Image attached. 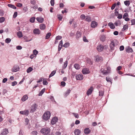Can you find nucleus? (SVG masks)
Listing matches in <instances>:
<instances>
[{
	"instance_id": "nucleus-1",
	"label": "nucleus",
	"mask_w": 135,
	"mask_h": 135,
	"mask_svg": "<svg viewBox=\"0 0 135 135\" xmlns=\"http://www.w3.org/2000/svg\"><path fill=\"white\" fill-rule=\"evenodd\" d=\"M51 116V113L49 111L46 112L42 116L43 119L45 120H47L50 118Z\"/></svg>"
},
{
	"instance_id": "nucleus-2",
	"label": "nucleus",
	"mask_w": 135,
	"mask_h": 135,
	"mask_svg": "<svg viewBox=\"0 0 135 135\" xmlns=\"http://www.w3.org/2000/svg\"><path fill=\"white\" fill-rule=\"evenodd\" d=\"M50 132V129L48 127L43 128L40 130L41 133L44 135H47Z\"/></svg>"
},
{
	"instance_id": "nucleus-3",
	"label": "nucleus",
	"mask_w": 135,
	"mask_h": 135,
	"mask_svg": "<svg viewBox=\"0 0 135 135\" xmlns=\"http://www.w3.org/2000/svg\"><path fill=\"white\" fill-rule=\"evenodd\" d=\"M37 108V106L36 104H34L31 107L30 112L32 113L35 112Z\"/></svg>"
},
{
	"instance_id": "nucleus-4",
	"label": "nucleus",
	"mask_w": 135,
	"mask_h": 135,
	"mask_svg": "<svg viewBox=\"0 0 135 135\" xmlns=\"http://www.w3.org/2000/svg\"><path fill=\"white\" fill-rule=\"evenodd\" d=\"M104 46L101 44H99L97 47V49L99 52H101L103 50L104 48Z\"/></svg>"
},
{
	"instance_id": "nucleus-5",
	"label": "nucleus",
	"mask_w": 135,
	"mask_h": 135,
	"mask_svg": "<svg viewBox=\"0 0 135 135\" xmlns=\"http://www.w3.org/2000/svg\"><path fill=\"white\" fill-rule=\"evenodd\" d=\"M75 77L77 80H81L83 78V75L81 74H76Z\"/></svg>"
},
{
	"instance_id": "nucleus-6",
	"label": "nucleus",
	"mask_w": 135,
	"mask_h": 135,
	"mask_svg": "<svg viewBox=\"0 0 135 135\" xmlns=\"http://www.w3.org/2000/svg\"><path fill=\"white\" fill-rule=\"evenodd\" d=\"M82 72L83 74H89L90 72L88 68H84L83 69Z\"/></svg>"
},
{
	"instance_id": "nucleus-7",
	"label": "nucleus",
	"mask_w": 135,
	"mask_h": 135,
	"mask_svg": "<svg viewBox=\"0 0 135 135\" xmlns=\"http://www.w3.org/2000/svg\"><path fill=\"white\" fill-rule=\"evenodd\" d=\"M105 68V67L104 66H103L102 67V68L100 70L102 73L104 75L107 74L109 73V72L106 71V70H104Z\"/></svg>"
},
{
	"instance_id": "nucleus-8",
	"label": "nucleus",
	"mask_w": 135,
	"mask_h": 135,
	"mask_svg": "<svg viewBox=\"0 0 135 135\" xmlns=\"http://www.w3.org/2000/svg\"><path fill=\"white\" fill-rule=\"evenodd\" d=\"M58 120V118L56 117H54L52 119L51 123L52 125L55 124Z\"/></svg>"
},
{
	"instance_id": "nucleus-9",
	"label": "nucleus",
	"mask_w": 135,
	"mask_h": 135,
	"mask_svg": "<svg viewBox=\"0 0 135 135\" xmlns=\"http://www.w3.org/2000/svg\"><path fill=\"white\" fill-rule=\"evenodd\" d=\"M20 69L19 67L17 65L14 66L12 70V72H16L18 71Z\"/></svg>"
},
{
	"instance_id": "nucleus-10",
	"label": "nucleus",
	"mask_w": 135,
	"mask_h": 135,
	"mask_svg": "<svg viewBox=\"0 0 135 135\" xmlns=\"http://www.w3.org/2000/svg\"><path fill=\"white\" fill-rule=\"evenodd\" d=\"M125 50L126 52L128 53L133 52V51L132 49L129 46H127L125 48Z\"/></svg>"
},
{
	"instance_id": "nucleus-11",
	"label": "nucleus",
	"mask_w": 135,
	"mask_h": 135,
	"mask_svg": "<svg viewBox=\"0 0 135 135\" xmlns=\"http://www.w3.org/2000/svg\"><path fill=\"white\" fill-rule=\"evenodd\" d=\"M98 25L97 23L94 21H92L91 24V27L93 28H95L97 27Z\"/></svg>"
},
{
	"instance_id": "nucleus-12",
	"label": "nucleus",
	"mask_w": 135,
	"mask_h": 135,
	"mask_svg": "<svg viewBox=\"0 0 135 135\" xmlns=\"http://www.w3.org/2000/svg\"><path fill=\"white\" fill-rule=\"evenodd\" d=\"M20 114H24L27 116L28 114L29 111L28 110H25L23 111H20Z\"/></svg>"
},
{
	"instance_id": "nucleus-13",
	"label": "nucleus",
	"mask_w": 135,
	"mask_h": 135,
	"mask_svg": "<svg viewBox=\"0 0 135 135\" xmlns=\"http://www.w3.org/2000/svg\"><path fill=\"white\" fill-rule=\"evenodd\" d=\"M93 87L92 86H91L90 88L89 89L87 92V95L89 96V95H91L93 91Z\"/></svg>"
},
{
	"instance_id": "nucleus-14",
	"label": "nucleus",
	"mask_w": 135,
	"mask_h": 135,
	"mask_svg": "<svg viewBox=\"0 0 135 135\" xmlns=\"http://www.w3.org/2000/svg\"><path fill=\"white\" fill-rule=\"evenodd\" d=\"M84 132L86 134H88L91 132V131L89 128H86L84 129Z\"/></svg>"
},
{
	"instance_id": "nucleus-15",
	"label": "nucleus",
	"mask_w": 135,
	"mask_h": 135,
	"mask_svg": "<svg viewBox=\"0 0 135 135\" xmlns=\"http://www.w3.org/2000/svg\"><path fill=\"white\" fill-rule=\"evenodd\" d=\"M36 20L39 22L40 23H42L44 21V19L43 18L41 17H37Z\"/></svg>"
},
{
	"instance_id": "nucleus-16",
	"label": "nucleus",
	"mask_w": 135,
	"mask_h": 135,
	"mask_svg": "<svg viewBox=\"0 0 135 135\" xmlns=\"http://www.w3.org/2000/svg\"><path fill=\"white\" fill-rule=\"evenodd\" d=\"M95 60L97 62H98L100 61H102L103 60V58L102 57L99 56L97 55L95 57Z\"/></svg>"
},
{
	"instance_id": "nucleus-17",
	"label": "nucleus",
	"mask_w": 135,
	"mask_h": 135,
	"mask_svg": "<svg viewBox=\"0 0 135 135\" xmlns=\"http://www.w3.org/2000/svg\"><path fill=\"white\" fill-rule=\"evenodd\" d=\"M33 33L35 34L39 35L40 33V30L38 29L35 28L33 30Z\"/></svg>"
},
{
	"instance_id": "nucleus-18",
	"label": "nucleus",
	"mask_w": 135,
	"mask_h": 135,
	"mask_svg": "<svg viewBox=\"0 0 135 135\" xmlns=\"http://www.w3.org/2000/svg\"><path fill=\"white\" fill-rule=\"evenodd\" d=\"M8 133V129H3L0 135H6Z\"/></svg>"
},
{
	"instance_id": "nucleus-19",
	"label": "nucleus",
	"mask_w": 135,
	"mask_h": 135,
	"mask_svg": "<svg viewBox=\"0 0 135 135\" xmlns=\"http://www.w3.org/2000/svg\"><path fill=\"white\" fill-rule=\"evenodd\" d=\"M115 46V44L113 42H112L110 44V47L111 50H113Z\"/></svg>"
},
{
	"instance_id": "nucleus-20",
	"label": "nucleus",
	"mask_w": 135,
	"mask_h": 135,
	"mask_svg": "<svg viewBox=\"0 0 135 135\" xmlns=\"http://www.w3.org/2000/svg\"><path fill=\"white\" fill-rule=\"evenodd\" d=\"M74 133L75 135H79L80 134L81 131L80 129H76L74 130Z\"/></svg>"
},
{
	"instance_id": "nucleus-21",
	"label": "nucleus",
	"mask_w": 135,
	"mask_h": 135,
	"mask_svg": "<svg viewBox=\"0 0 135 135\" xmlns=\"http://www.w3.org/2000/svg\"><path fill=\"white\" fill-rule=\"evenodd\" d=\"M28 98L27 95H26L23 96L21 100L22 102H24Z\"/></svg>"
},
{
	"instance_id": "nucleus-22",
	"label": "nucleus",
	"mask_w": 135,
	"mask_h": 135,
	"mask_svg": "<svg viewBox=\"0 0 135 135\" xmlns=\"http://www.w3.org/2000/svg\"><path fill=\"white\" fill-rule=\"evenodd\" d=\"M46 28V26L45 25L43 24L42 23L40 25V28L41 30H44Z\"/></svg>"
},
{
	"instance_id": "nucleus-23",
	"label": "nucleus",
	"mask_w": 135,
	"mask_h": 135,
	"mask_svg": "<svg viewBox=\"0 0 135 135\" xmlns=\"http://www.w3.org/2000/svg\"><path fill=\"white\" fill-rule=\"evenodd\" d=\"M108 25L111 29H113L115 28V26L113 24V23L111 22L109 23L108 24Z\"/></svg>"
},
{
	"instance_id": "nucleus-24",
	"label": "nucleus",
	"mask_w": 135,
	"mask_h": 135,
	"mask_svg": "<svg viewBox=\"0 0 135 135\" xmlns=\"http://www.w3.org/2000/svg\"><path fill=\"white\" fill-rule=\"evenodd\" d=\"M105 38L106 37L105 35H102L100 36V38L101 41L103 42H104L105 40Z\"/></svg>"
},
{
	"instance_id": "nucleus-25",
	"label": "nucleus",
	"mask_w": 135,
	"mask_h": 135,
	"mask_svg": "<svg viewBox=\"0 0 135 135\" xmlns=\"http://www.w3.org/2000/svg\"><path fill=\"white\" fill-rule=\"evenodd\" d=\"M74 68L77 70H79L80 69V66L78 64H75L74 65Z\"/></svg>"
},
{
	"instance_id": "nucleus-26",
	"label": "nucleus",
	"mask_w": 135,
	"mask_h": 135,
	"mask_svg": "<svg viewBox=\"0 0 135 135\" xmlns=\"http://www.w3.org/2000/svg\"><path fill=\"white\" fill-rule=\"evenodd\" d=\"M56 70H54L53 71H52L50 74L49 75V78H50L53 76H54L56 73Z\"/></svg>"
},
{
	"instance_id": "nucleus-27",
	"label": "nucleus",
	"mask_w": 135,
	"mask_h": 135,
	"mask_svg": "<svg viewBox=\"0 0 135 135\" xmlns=\"http://www.w3.org/2000/svg\"><path fill=\"white\" fill-rule=\"evenodd\" d=\"M85 20L88 22H90L91 21V18L89 16H87Z\"/></svg>"
},
{
	"instance_id": "nucleus-28",
	"label": "nucleus",
	"mask_w": 135,
	"mask_h": 135,
	"mask_svg": "<svg viewBox=\"0 0 135 135\" xmlns=\"http://www.w3.org/2000/svg\"><path fill=\"white\" fill-rule=\"evenodd\" d=\"M8 6L9 7L12 8L14 9H16V7L13 5L9 4H8Z\"/></svg>"
},
{
	"instance_id": "nucleus-29",
	"label": "nucleus",
	"mask_w": 135,
	"mask_h": 135,
	"mask_svg": "<svg viewBox=\"0 0 135 135\" xmlns=\"http://www.w3.org/2000/svg\"><path fill=\"white\" fill-rule=\"evenodd\" d=\"M45 88H43L42 90H41L40 92L39 93L38 96H41L43 94L45 91Z\"/></svg>"
},
{
	"instance_id": "nucleus-30",
	"label": "nucleus",
	"mask_w": 135,
	"mask_h": 135,
	"mask_svg": "<svg viewBox=\"0 0 135 135\" xmlns=\"http://www.w3.org/2000/svg\"><path fill=\"white\" fill-rule=\"evenodd\" d=\"M17 35L19 38H21L22 36V35L21 31H19L17 33Z\"/></svg>"
},
{
	"instance_id": "nucleus-31",
	"label": "nucleus",
	"mask_w": 135,
	"mask_h": 135,
	"mask_svg": "<svg viewBox=\"0 0 135 135\" xmlns=\"http://www.w3.org/2000/svg\"><path fill=\"white\" fill-rule=\"evenodd\" d=\"M33 68L30 67L28 68L27 70V72L28 73H29L33 70Z\"/></svg>"
},
{
	"instance_id": "nucleus-32",
	"label": "nucleus",
	"mask_w": 135,
	"mask_h": 135,
	"mask_svg": "<svg viewBox=\"0 0 135 135\" xmlns=\"http://www.w3.org/2000/svg\"><path fill=\"white\" fill-rule=\"evenodd\" d=\"M35 17H32L31 18L30 20V22L31 23H33L35 21Z\"/></svg>"
},
{
	"instance_id": "nucleus-33",
	"label": "nucleus",
	"mask_w": 135,
	"mask_h": 135,
	"mask_svg": "<svg viewBox=\"0 0 135 135\" xmlns=\"http://www.w3.org/2000/svg\"><path fill=\"white\" fill-rule=\"evenodd\" d=\"M68 61H66L65 62H64V65L63 66V68L65 69L67 67L68 65Z\"/></svg>"
},
{
	"instance_id": "nucleus-34",
	"label": "nucleus",
	"mask_w": 135,
	"mask_h": 135,
	"mask_svg": "<svg viewBox=\"0 0 135 135\" xmlns=\"http://www.w3.org/2000/svg\"><path fill=\"white\" fill-rule=\"evenodd\" d=\"M124 4L126 6H128L130 4V2L129 1H126L124 2Z\"/></svg>"
},
{
	"instance_id": "nucleus-35",
	"label": "nucleus",
	"mask_w": 135,
	"mask_h": 135,
	"mask_svg": "<svg viewBox=\"0 0 135 135\" xmlns=\"http://www.w3.org/2000/svg\"><path fill=\"white\" fill-rule=\"evenodd\" d=\"M69 45L70 44L69 42H66L63 45V46L65 48H67L69 46Z\"/></svg>"
},
{
	"instance_id": "nucleus-36",
	"label": "nucleus",
	"mask_w": 135,
	"mask_h": 135,
	"mask_svg": "<svg viewBox=\"0 0 135 135\" xmlns=\"http://www.w3.org/2000/svg\"><path fill=\"white\" fill-rule=\"evenodd\" d=\"M51 35V33H48L46 35V39H48L50 37V36Z\"/></svg>"
},
{
	"instance_id": "nucleus-37",
	"label": "nucleus",
	"mask_w": 135,
	"mask_h": 135,
	"mask_svg": "<svg viewBox=\"0 0 135 135\" xmlns=\"http://www.w3.org/2000/svg\"><path fill=\"white\" fill-rule=\"evenodd\" d=\"M76 38H80V37L81 36V35L80 33L78 31L77 32H76Z\"/></svg>"
},
{
	"instance_id": "nucleus-38",
	"label": "nucleus",
	"mask_w": 135,
	"mask_h": 135,
	"mask_svg": "<svg viewBox=\"0 0 135 135\" xmlns=\"http://www.w3.org/2000/svg\"><path fill=\"white\" fill-rule=\"evenodd\" d=\"M71 90L69 89H68L67 91L65 93V95H66V97L67 96L69 95V94Z\"/></svg>"
},
{
	"instance_id": "nucleus-39",
	"label": "nucleus",
	"mask_w": 135,
	"mask_h": 135,
	"mask_svg": "<svg viewBox=\"0 0 135 135\" xmlns=\"http://www.w3.org/2000/svg\"><path fill=\"white\" fill-rule=\"evenodd\" d=\"M127 26L126 25H124L123 28L122 29V31H124L126 30L127 29Z\"/></svg>"
},
{
	"instance_id": "nucleus-40",
	"label": "nucleus",
	"mask_w": 135,
	"mask_h": 135,
	"mask_svg": "<svg viewBox=\"0 0 135 135\" xmlns=\"http://www.w3.org/2000/svg\"><path fill=\"white\" fill-rule=\"evenodd\" d=\"M43 84L44 85H47L48 83L46 81V79H44L43 81Z\"/></svg>"
},
{
	"instance_id": "nucleus-41",
	"label": "nucleus",
	"mask_w": 135,
	"mask_h": 135,
	"mask_svg": "<svg viewBox=\"0 0 135 135\" xmlns=\"http://www.w3.org/2000/svg\"><path fill=\"white\" fill-rule=\"evenodd\" d=\"M5 18L3 17L0 18V23H2L5 20Z\"/></svg>"
},
{
	"instance_id": "nucleus-42",
	"label": "nucleus",
	"mask_w": 135,
	"mask_h": 135,
	"mask_svg": "<svg viewBox=\"0 0 135 135\" xmlns=\"http://www.w3.org/2000/svg\"><path fill=\"white\" fill-rule=\"evenodd\" d=\"M11 40L9 38H7L5 40V42L7 43H9L11 41Z\"/></svg>"
},
{
	"instance_id": "nucleus-43",
	"label": "nucleus",
	"mask_w": 135,
	"mask_h": 135,
	"mask_svg": "<svg viewBox=\"0 0 135 135\" xmlns=\"http://www.w3.org/2000/svg\"><path fill=\"white\" fill-rule=\"evenodd\" d=\"M62 37L60 36H56V37L55 39L56 40H61L62 38Z\"/></svg>"
},
{
	"instance_id": "nucleus-44",
	"label": "nucleus",
	"mask_w": 135,
	"mask_h": 135,
	"mask_svg": "<svg viewBox=\"0 0 135 135\" xmlns=\"http://www.w3.org/2000/svg\"><path fill=\"white\" fill-rule=\"evenodd\" d=\"M33 54L36 56L38 54V52L36 50H34L33 51Z\"/></svg>"
},
{
	"instance_id": "nucleus-45",
	"label": "nucleus",
	"mask_w": 135,
	"mask_h": 135,
	"mask_svg": "<svg viewBox=\"0 0 135 135\" xmlns=\"http://www.w3.org/2000/svg\"><path fill=\"white\" fill-rule=\"evenodd\" d=\"M106 80L108 82H110L111 83H112V82H111V79H110L109 77H106Z\"/></svg>"
},
{
	"instance_id": "nucleus-46",
	"label": "nucleus",
	"mask_w": 135,
	"mask_h": 135,
	"mask_svg": "<svg viewBox=\"0 0 135 135\" xmlns=\"http://www.w3.org/2000/svg\"><path fill=\"white\" fill-rule=\"evenodd\" d=\"M80 18L81 20H83L85 18V16L84 15L82 14L80 16Z\"/></svg>"
},
{
	"instance_id": "nucleus-47",
	"label": "nucleus",
	"mask_w": 135,
	"mask_h": 135,
	"mask_svg": "<svg viewBox=\"0 0 135 135\" xmlns=\"http://www.w3.org/2000/svg\"><path fill=\"white\" fill-rule=\"evenodd\" d=\"M104 94V92L103 91H99V96H102Z\"/></svg>"
},
{
	"instance_id": "nucleus-48",
	"label": "nucleus",
	"mask_w": 135,
	"mask_h": 135,
	"mask_svg": "<svg viewBox=\"0 0 135 135\" xmlns=\"http://www.w3.org/2000/svg\"><path fill=\"white\" fill-rule=\"evenodd\" d=\"M32 135H37V132L36 131H33L32 132Z\"/></svg>"
},
{
	"instance_id": "nucleus-49",
	"label": "nucleus",
	"mask_w": 135,
	"mask_h": 135,
	"mask_svg": "<svg viewBox=\"0 0 135 135\" xmlns=\"http://www.w3.org/2000/svg\"><path fill=\"white\" fill-rule=\"evenodd\" d=\"M131 22L132 23L131 25H134L135 24V19H133L131 20Z\"/></svg>"
},
{
	"instance_id": "nucleus-50",
	"label": "nucleus",
	"mask_w": 135,
	"mask_h": 135,
	"mask_svg": "<svg viewBox=\"0 0 135 135\" xmlns=\"http://www.w3.org/2000/svg\"><path fill=\"white\" fill-rule=\"evenodd\" d=\"M17 15V12H15L13 15V17L14 18H15L16 17Z\"/></svg>"
},
{
	"instance_id": "nucleus-51",
	"label": "nucleus",
	"mask_w": 135,
	"mask_h": 135,
	"mask_svg": "<svg viewBox=\"0 0 135 135\" xmlns=\"http://www.w3.org/2000/svg\"><path fill=\"white\" fill-rule=\"evenodd\" d=\"M73 115H74L75 117L76 118H79V115L78 114H77V113L76 114L75 113H73Z\"/></svg>"
},
{
	"instance_id": "nucleus-52",
	"label": "nucleus",
	"mask_w": 135,
	"mask_h": 135,
	"mask_svg": "<svg viewBox=\"0 0 135 135\" xmlns=\"http://www.w3.org/2000/svg\"><path fill=\"white\" fill-rule=\"evenodd\" d=\"M124 49V47L123 46H120L119 49L120 51H123Z\"/></svg>"
},
{
	"instance_id": "nucleus-53",
	"label": "nucleus",
	"mask_w": 135,
	"mask_h": 135,
	"mask_svg": "<svg viewBox=\"0 0 135 135\" xmlns=\"http://www.w3.org/2000/svg\"><path fill=\"white\" fill-rule=\"evenodd\" d=\"M122 14H119L118 15V16L117 17V18L118 19H121L122 18Z\"/></svg>"
},
{
	"instance_id": "nucleus-54",
	"label": "nucleus",
	"mask_w": 135,
	"mask_h": 135,
	"mask_svg": "<svg viewBox=\"0 0 135 135\" xmlns=\"http://www.w3.org/2000/svg\"><path fill=\"white\" fill-rule=\"evenodd\" d=\"M57 17H58V18L59 19V20L61 21V20L62 19V16H61L60 15H57Z\"/></svg>"
},
{
	"instance_id": "nucleus-55",
	"label": "nucleus",
	"mask_w": 135,
	"mask_h": 135,
	"mask_svg": "<svg viewBox=\"0 0 135 135\" xmlns=\"http://www.w3.org/2000/svg\"><path fill=\"white\" fill-rule=\"evenodd\" d=\"M83 41L85 42H88V40L86 39L85 37H83Z\"/></svg>"
},
{
	"instance_id": "nucleus-56",
	"label": "nucleus",
	"mask_w": 135,
	"mask_h": 135,
	"mask_svg": "<svg viewBox=\"0 0 135 135\" xmlns=\"http://www.w3.org/2000/svg\"><path fill=\"white\" fill-rule=\"evenodd\" d=\"M60 84L61 85L64 86L65 85L66 83L64 81H61Z\"/></svg>"
},
{
	"instance_id": "nucleus-57",
	"label": "nucleus",
	"mask_w": 135,
	"mask_h": 135,
	"mask_svg": "<svg viewBox=\"0 0 135 135\" xmlns=\"http://www.w3.org/2000/svg\"><path fill=\"white\" fill-rule=\"evenodd\" d=\"M17 84V83L16 81H14V82L12 83V86H14L15 85H16Z\"/></svg>"
},
{
	"instance_id": "nucleus-58",
	"label": "nucleus",
	"mask_w": 135,
	"mask_h": 135,
	"mask_svg": "<svg viewBox=\"0 0 135 135\" xmlns=\"http://www.w3.org/2000/svg\"><path fill=\"white\" fill-rule=\"evenodd\" d=\"M116 3H114V4H113L111 7V9L112 10H113V9H114V8H115V7L116 6Z\"/></svg>"
},
{
	"instance_id": "nucleus-59",
	"label": "nucleus",
	"mask_w": 135,
	"mask_h": 135,
	"mask_svg": "<svg viewBox=\"0 0 135 135\" xmlns=\"http://www.w3.org/2000/svg\"><path fill=\"white\" fill-rule=\"evenodd\" d=\"M128 16V14L127 13H125L123 15V18H125Z\"/></svg>"
},
{
	"instance_id": "nucleus-60",
	"label": "nucleus",
	"mask_w": 135,
	"mask_h": 135,
	"mask_svg": "<svg viewBox=\"0 0 135 135\" xmlns=\"http://www.w3.org/2000/svg\"><path fill=\"white\" fill-rule=\"evenodd\" d=\"M16 49L17 50H21L22 49V47L21 46H17L16 47Z\"/></svg>"
},
{
	"instance_id": "nucleus-61",
	"label": "nucleus",
	"mask_w": 135,
	"mask_h": 135,
	"mask_svg": "<svg viewBox=\"0 0 135 135\" xmlns=\"http://www.w3.org/2000/svg\"><path fill=\"white\" fill-rule=\"evenodd\" d=\"M22 6V4L21 3H18L17 4V6L18 7H21Z\"/></svg>"
},
{
	"instance_id": "nucleus-62",
	"label": "nucleus",
	"mask_w": 135,
	"mask_h": 135,
	"mask_svg": "<svg viewBox=\"0 0 135 135\" xmlns=\"http://www.w3.org/2000/svg\"><path fill=\"white\" fill-rule=\"evenodd\" d=\"M54 0H51L50 1V3L51 5L53 6L54 5Z\"/></svg>"
},
{
	"instance_id": "nucleus-63",
	"label": "nucleus",
	"mask_w": 135,
	"mask_h": 135,
	"mask_svg": "<svg viewBox=\"0 0 135 135\" xmlns=\"http://www.w3.org/2000/svg\"><path fill=\"white\" fill-rule=\"evenodd\" d=\"M50 99L52 101L54 102L55 103H56V102L54 100V97L53 96H51V97Z\"/></svg>"
},
{
	"instance_id": "nucleus-64",
	"label": "nucleus",
	"mask_w": 135,
	"mask_h": 135,
	"mask_svg": "<svg viewBox=\"0 0 135 135\" xmlns=\"http://www.w3.org/2000/svg\"><path fill=\"white\" fill-rule=\"evenodd\" d=\"M23 131L22 130H21L20 131L19 133V135H23Z\"/></svg>"
}]
</instances>
